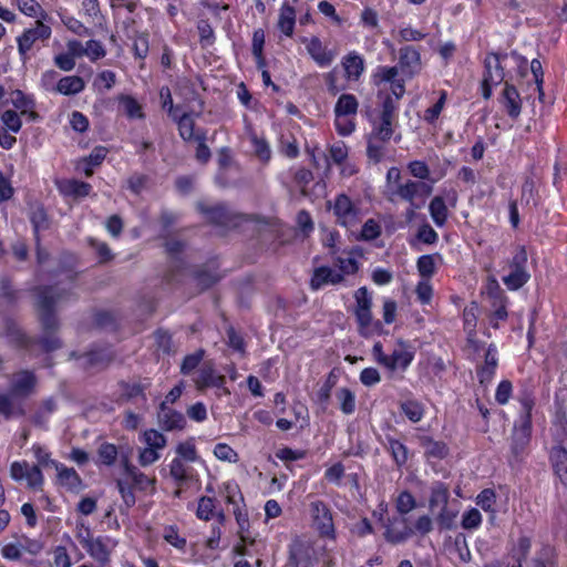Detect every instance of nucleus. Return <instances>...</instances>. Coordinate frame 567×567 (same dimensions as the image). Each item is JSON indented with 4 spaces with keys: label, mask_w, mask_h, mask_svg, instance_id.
<instances>
[{
    "label": "nucleus",
    "mask_w": 567,
    "mask_h": 567,
    "mask_svg": "<svg viewBox=\"0 0 567 567\" xmlns=\"http://www.w3.org/2000/svg\"><path fill=\"white\" fill-rule=\"evenodd\" d=\"M378 105L365 111L371 131L367 135V158L369 164H380L386 156L388 144L391 141L398 118L399 104L394 103L391 94L378 92Z\"/></svg>",
    "instance_id": "nucleus-1"
},
{
    "label": "nucleus",
    "mask_w": 567,
    "mask_h": 567,
    "mask_svg": "<svg viewBox=\"0 0 567 567\" xmlns=\"http://www.w3.org/2000/svg\"><path fill=\"white\" fill-rule=\"evenodd\" d=\"M422 71L421 52L414 45H403L399 49L398 64L393 66L378 65L371 74V82L375 86L390 84V92L398 104L405 94V82L414 79Z\"/></svg>",
    "instance_id": "nucleus-2"
},
{
    "label": "nucleus",
    "mask_w": 567,
    "mask_h": 567,
    "mask_svg": "<svg viewBox=\"0 0 567 567\" xmlns=\"http://www.w3.org/2000/svg\"><path fill=\"white\" fill-rule=\"evenodd\" d=\"M39 320L43 336L39 344L45 352H52L62 347V341L55 336L59 329V320L55 315V307L71 299L73 292L54 286H42L35 289Z\"/></svg>",
    "instance_id": "nucleus-3"
},
{
    "label": "nucleus",
    "mask_w": 567,
    "mask_h": 567,
    "mask_svg": "<svg viewBox=\"0 0 567 567\" xmlns=\"http://www.w3.org/2000/svg\"><path fill=\"white\" fill-rule=\"evenodd\" d=\"M401 171L398 167H390L386 173V182L393 184L394 188L391 187L390 200H394L398 197L410 204V208L406 210V218L411 220L414 217L415 209L420 208L419 204H415L416 198L422 200L426 199L433 192V185L436 179H432L431 183L414 182L408 179L405 183H401Z\"/></svg>",
    "instance_id": "nucleus-4"
},
{
    "label": "nucleus",
    "mask_w": 567,
    "mask_h": 567,
    "mask_svg": "<svg viewBox=\"0 0 567 567\" xmlns=\"http://www.w3.org/2000/svg\"><path fill=\"white\" fill-rule=\"evenodd\" d=\"M372 353L375 361L386 370L390 378L399 374L400 379H403L404 372L410 368L415 358V349L410 341L402 338L396 339L395 347L391 353L383 351L381 342L374 343Z\"/></svg>",
    "instance_id": "nucleus-5"
},
{
    "label": "nucleus",
    "mask_w": 567,
    "mask_h": 567,
    "mask_svg": "<svg viewBox=\"0 0 567 567\" xmlns=\"http://www.w3.org/2000/svg\"><path fill=\"white\" fill-rule=\"evenodd\" d=\"M507 52H489L484 60V73L481 83L482 96L489 100L493 87L505 83V69L507 68Z\"/></svg>",
    "instance_id": "nucleus-6"
},
{
    "label": "nucleus",
    "mask_w": 567,
    "mask_h": 567,
    "mask_svg": "<svg viewBox=\"0 0 567 567\" xmlns=\"http://www.w3.org/2000/svg\"><path fill=\"white\" fill-rule=\"evenodd\" d=\"M334 265L339 271H334L327 266H321L313 270L310 280L312 290H319L327 285H337L343 280L344 274L354 272V250H349L346 258L337 257Z\"/></svg>",
    "instance_id": "nucleus-7"
},
{
    "label": "nucleus",
    "mask_w": 567,
    "mask_h": 567,
    "mask_svg": "<svg viewBox=\"0 0 567 567\" xmlns=\"http://www.w3.org/2000/svg\"><path fill=\"white\" fill-rule=\"evenodd\" d=\"M372 297L367 287L357 289V322L361 334H381L383 324L380 320H373L371 313Z\"/></svg>",
    "instance_id": "nucleus-8"
},
{
    "label": "nucleus",
    "mask_w": 567,
    "mask_h": 567,
    "mask_svg": "<svg viewBox=\"0 0 567 567\" xmlns=\"http://www.w3.org/2000/svg\"><path fill=\"white\" fill-rule=\"evenodd\" d=\"M533 421L516 419L513 426L511 436V453L512 456L520 462L526 454V451L532 441Z\"/></svg>",
    "instance_id": "nucleus-9"
},
{
    "label": "nucleus",
    "mask_w": 567,
    "mask_h": 567,
    "mask_svg": "<svg viewBox=\"0 0 567 567\" xmlns=\"http://www.w3.org/2000/svg\"><path fill=\"white\" fill-rule=\"evenodd\" d=\"M38 378L33 371L20 370L9 377V390L20 402L31 396L37 389Z\"/></svg>",
    "instance_id": "nucleus-10"
},
{
    "label": "nucleus",
    "mask_w": 567,
    "mask_h": 567,
    "mask_svg": "<svg viewBox=\"0 0 567 567\" xmlns=\"http://www.w3.org/2000/svg\"><path fill=\"white\" fill-rule=\"evenodd\" d=\"M414 535V530L409 519L404 515H394L389 517L384 524V539L392 545L405 543Z\"/></svg>",
    "instance_id": "nucleus-11"
},
{
    "label": "nucleus",
    "mask_w": 567,
    "mask_h": 567,
    "mask_svg": "<svg viewBox=\"0 0 567 567\" xmlns=\"http://www.w3.org/2000/svg\"><path fill=\"white\" fill-rule=\"evenodd\" d=\"M51 37V28L44 24L41 20H37L34 27L25 29L23 33L18 37V51L22 59H28V52L32 49L37 41H45Z\"/></svg>",
    "instance_id": "nucleus-12"
},
{
    "label": "nucleus",
    "mask_w": 567,
    "mask_h": 567,
    "mask_svg": "<svg viewBox=\"0 0 567 567\" xmlns=\"http://www.w3.org/2000/svg\"><path fill=\"white\" fill-rule=\"evenodd\" d=\"M498 350L495 343H489L485 350L484 362L476 365V378L483 388H487L496 375L498 368Z\"/></svg>",
    "instance_id": "nucleus-13"
},
{
    "label": "nucleus",
    "mask_w": 567,
    "mask_h": 567,
    "mask_svg": "<svg viewBox=\"0 0 567 567\" xmlns=\"http://www.w3.org/2000/svg\"><path fill=\"white\" fill-rule=\"evenodd\" d=\"M84 542V549L94 560L100 563L102 566L110 563L111 553L116 546L115 540L109 536H99Z\"/></svg>",
    "instance_id": "nucleus-14"
},
{
    "label": "nucleus",
    "mask_w": 567,
    "mask_h": 567,
    "mask_svg": "<svg viewBox=\"0 0 567 567\" xmlns=\"http://www.w3.org/2000/svg\"><path fill=\"white\" fill-rule=\"evenodd\" d=\"M313 525L321 536H331L334 532L332 515L326 503L315 501L310 504Z\"/></svg>",
    "instance_id": "nucleus-15"
},
{
    "label": "nucleus",
    "mask_w": 567,
    "mask_h": 567,
    "mask_svg": "<svg viewBox=\"0 0 567 567\" xmlns=\"http://www.w3.org/2000/svg\"><path fill=\"white\" fill-rule=\"evenodd\" d=\"M498 102L512 120L515 121L519 117L522 113V99L514 84L505 81Z\"/></svg>",
    "instance_id": "nucleus-16"
},
{
    "label": "nucleus",
    "mask_w": 567,
    "mask_h": 567,
    "mask_svg": "<svg viewBox=\"0 0 567 567\" xmlns=\"http://www.w3.org/2000/svg\"><path fill=\"white\" fill-rule=\"evenodd\" d=\"M516 400L522 408L517 419L533 421V411L536 405L534 385L527 381L520 382Z\"/></svg>",
    "instance_id": "nucleus-17"
},
{
    "label": "nucleus",
    "mask_w": 567,
    "mask_h": 567,
    "mask_svg": "<svg viewBox=\"0 0 567 567\" xmlns=\"http://www.w3.org/2000/svg\"><path fill=\"white\" fill-rule=\"evenodd\" d=\"M353 69L354 52H349L343 59L341 69L339 70L338 68H334L327 75L328 89L331 94L336 95L337 93L344 89L343 85H338L339 74H342L344 79L350 80L353 74Z\"/></svg>",
    "instance_id": "nucleus-18"
},
{
    "label": "nucleus",
    "mask_w": 567,
    "mask_h": 567,
    "mask_svg": "<svg viewBox=\"0 0 567 567\" xmlns=\"http://www.w3.org/2000/svg\"><path fill=\"white\" fill-rule=\"evenodd\" d=\"M196 209L205 216V218L215 225L224 226L231 221V213L223 203L216 205H207L204 202L196 204Z\"/></svg>",
    "instance_id": "nucleus-19"
},
{
    "label": "nucleus",
    "mask_w": 567,
    "mask_h": 567,
    "mask_svg": "<svg viewBox=\"0 0 567 567\" xmlns=\"http://www.w3.org/2000/svg\"><path fill=\"white\" fill-rule=\"evenodd\" d=\"M158 420L162 427L166 431L183 430L186 425V419L181 413L162 402L159 405Z\"/></svg>",
    "instance_id": "nucleus-20"
},
{
    "label": "nucleus",
    "mask_w": 567,
    "mask_h": 567,
    "mask_svg": "<svg viewBox=\"0 0 567 567\" xmlns=\"http://www.w3.org/2000/svg\"><path fill=\"white\" fill-rule=\"evenodd\" d=\"M333 213L337 217V221L346 228L350 227L354 221L353 204L344 194H341L336 198Z\"/></svg>",
    "instance_id": "nucleus-21"
},
{
    "label": "nucleus",
    "mask_w": 567,
    "mask_h": 567,
    "mask_svg": "<svg viewBox=\"0 0 567 567\" xmlns=\"http://www.w3.org/2000/svg\"><path fill=\"white\" fill-rule=\"evenodd\" d=\"M24 414L25 409L22 402L10 392H0V415L4 420H10L13 416H23Z\"/></svg>",
    "instance_id": "nucleus-22"
},
{
    "label": "nucleus",
    "mask_w": 567,
    "mask_h": 567,
    "mask_svg": "<svg viewBox=\"0 0 567 567\" xmlns=\"http://www.w3.org/2000/svg\"><path fill=\"white\" fill-rule=\"evenodd\" d=\"M29 219L32 224L37 246H40V234L50 228L51 221L42 205L31 207Z\"/></svg>",
    "instance_id": "nucleus-23"
},
{
    "label": "nucleus",
    "mask_w": 567,
    "mask_h": 567,
    "mask_svg": "<svg viewBox=\"0 0 567 567\" xmlns=\"http://www.w3.org/2000/svg\"><path fill=\"white\" fill-rule=\"evenodd\" d=\"M549 461L555 474L566 484L564 480L567 478V449L561 443L551 447Z\"/></svg>",
    "instance_id": "nucleus-24"
},
{
    "label": "nucleus",
    "mask_w": 567,
    "mask_h": 567,
    "mask_svg": "<svg viewBox=\"0 0 567 567\" xmlns=\"http://www.w3.org/2000/svg\"><path fill=\"white\" fill-rule=\"evenodd\" d=\"M195 382L198 389L208 386L223 388L226 383V378L221 374H216L212 365L205 364L198 370Z\"/></svg>",
    "instance_id": "nucleus-25"
},
{
    "label": "nucleus",
    "mask_w": 567,
    "mask_h": 567,
    "mask_svg": "<svg viewBox=\"0 0 567 567\" xmlns=\"http://www.w3.org/2000/svg\"><path fill=\"white\" fill-rule=\"evenodd\" d=\"M150 382L145 380V382L141 381H120L118 386L121 389V401H131L135 398H141L144 402H146L145 390L150 386Z\"/></svg>",
    "instance_id": "nucleus-26"
},
{
    "label": "nucleus",
    "mask_w": 567,
    "mask_h": 567,
    "mask_svg": "<svg viewBox=\"0 0 567 567\" xmlns=\"http://www.w3.org/2000/svg\"><path fill=\"white\" fill-rule=\"evenodd\" d=\"M307 51L320 66L329 65L334 58L333 53L328 51L320 39L317 37H313L309 40L307 44Z\"/></svg>",
    "instance_id": "nucleus-27"
},
{
    "label": "nucleus",
    "mask_w": 567,
    "mask_h": 567,
    "mask_svg": "<svg viewBox=\"0 0 567 567\" xmlns=\"http://www.w3.org/2000/svg\"><path fill=\"white\" fill-rule=\"evenodd\" d=\"M399 408L401 413L412 423L420 422L425 414L424 404L413 398L401 401Z\"/></svg>",
    "instance_id": "nucleus-28"
},
{
    "label": "nucleus",
    "mask_w": 567,
    "mask_h": 567,
    "mask_svg": "<svg viewBox=\"0 0 567 567\" xmlns=\"http://www.w3.org/2000/svg\"><path fill=\"white\" fill-rule=\"evenodd\" d=\"M532 567H558L556 548L549 544H543L532 559Z\"/></svg>",
    "instance_id": "nucleus-29"
},
{
    "label": "nucleus",
    "mask_w": 567,
    "mask_h": 567,
    "mask_svg": "<svg viewBox=\"0 0 567 567\" xmlns=\"http://www.w3.org/2000/svg\"><path fill=\"white\" fill-rule=\"evenodd\" d=\"M350 148L342 141L334 142L329 148V155L321 153L320 156L327 169L330 167V163L342 165L349 156Z\"/></svg>",
    "instance_id": "nucleus-30"
},
{
    "label": "nucleus",
    "mask_w": 567,
    "mask_h": 567,
    "mask_svg": "<svg viewBox=\"0 0 567 567\" xmlns=\"http://www.w3.org/2000/svg\"><path fill=\"white\" fill-rule=\"evenodd\" d=\"M553 437L556 443H561V437L567 432V411L563 404L555 403V412L551 420Z\"/></svg>",
    "instance_id": "nucleus-31"
},
{
    "label": "nucleus",
    "mask_w": 567,
    "mask_h": 567,
    "mask_svg": "<svg viewBox=\"0 0 567 567\" xmlns=\"http://www.w3.org/2000/svg\"><path fill=\"white\" fill-rule=\"evenodd\" d=\"M450 499V488L449 486L441 481H436L431 486L429 506L431 509L441 506V508L446 507Z\"/></svg>",
    "instance_id": "nucleus-32"
},
{
    "label": "nucleus",
    "mask_w": 567,
    "mask_h": 567,
    "mask_svg": "<svg viewBox=\"0 0 567 567\" xmlns=\"http://www.w3.org/2000/svg\"><path fill=\"white\" fill-rule=\"evenodd\" d=\"M59 189L66 196L85 197L90 194L92 186L82 181L65 179L59 183Z\"/></svg>",
    "instance_id": "nucleus-33"
},
{
    "label": "nucleus",
    "mask_w": 567,
    "mask_h": 567,
    "mask_svg": "<svg viewBox=\"0 0 567 567\" xmlns=\"http://www.w3.org/2000/svg\"><path fill=\"white\" fill-rule=\"evenodd\" d=\"M439 97L436 100V102L427 107L424 112H423V121L429 124V125H435L440 118V115L442 113V111L444 110L445 107V104H446V101H447V91L445 90H440L436 92Z\"/></svg>",
    "instance_id": "nucleus-34"
},
{
    "label": "nucleus",
    "mask_w": 567,
    "mask_h": 567,
    "mask_svg": "<svg viewBox=\"0 0 567 567\" xmlns=\"http://www.w3.org/2000/svg\"><path fill=\"white\" fill-rule=\"evenodd\" d=\"M430 215L437 227H443L449 218V209L442 196H435L429 205Z\"/></svg>",
    "instance_id": "nucleus-35"
},
{
    "label": "nucleus",
    "mask_w": 567,
    "mask_h": 567,
    "mask_svg": "<svg viewBox=\"0 0 567 567\" xmlns=\"http://www.w3.org/2000/svg\"><path fill=\"white\" fill-rule=\"evenodd\" d=\"M193 277L200 291L210 288L220 279L216 271L206 266H202L194 270Z\"/></svg>",
    "instance_id": "nucleus-36"
},
{
    "label": "nucleus",
    "mask_w": 567,
    "mask_h": 567,
    "mask_svg": "<svg viewBox=\"0 0 567 567\" xmlns=\"http://www.w3.org/2000/svg\"><path fill=\"white\" fill-rule=\"evenodd\" d=\"M85 87V82L82 78L76 75L64 76L59 80L56 91L64 95H74L82 92Z\"/></svg>",
    "instance_id": "nucleus-37"
},
{
    "label": "nucleus",
    "mask_w": 567,
    "mask_h": 567,
    "mask_svg": "<svg viewBox=\"0 0 567 567\" xmlns=\"http://www.w3.org/2000/svg\"><path fill=\"white\" fill-rule=\"evenodd\" d=\"M386 441L385 449L391 454L398 467L405 465L409 458V451L405 444L393 437H388Z\"/></svg>",
    "instance_id": "nucleus-38"
},
{
    "label": "nucleus",
    "mask_w": 567,
    "mask_h": 567,
    "mask_svg": "<svg viewBox=\"0 0 567 567\" xmlns=\"http://www.w3.org/2000/svg\"><path fill=\"white\" fill-rule=\"evenodd\" d=\"M436 259H441L440 254L422 255L416 260V269L422 279H431L436 271Z\"/></svg>",
    "instance_id": "nucleus-39"
},
{
    "label": "nucleus",
    "mask_w": 567,
    "mask_h": 567,
    "mask_svg": "<svg viewBox=\"0 0 567 567\" xmlns=\"http://www.w3.org/2000/svg\"><path fill=\"white\" fill-rule=\"evenodd\" d=\"M295 22H296L295 8L289 4H284L281 7L280 13H279L278 28L285 35L291 37L293 33Z\"/></svg>",
    "instance_id": "nucleus-40"
},
{
    "label": "nucleus",
    "mask_w": 567,
    "mask_h": 567,
    "mask_svg": "<svg viewBox=\"0 0 567 567\" xmlns=\"http://www.w3.org/2000/svg\"><path fill=\"white\" fill-rule=\"evenodd\" d=\"M85 358V368H105L107 367L114 359V354L112 351L105 350H93L84 355Z\"/></svg>",
    "instance_id": "nucleus-41"
},
{
    "label": "nucleus",
    "mask_w": 567,
    "mask_h": 567,
    "mask_svg": "<svg viewBox=\"0 0 567 567\" xmlns=\"http://www.w3.org/2000/svg\"><path fill=\"white\" fill-rule=\"evenodd\" d=\"M56 471L61 485L68 487L70 491H78L81 487L82 480L74 468L65 467L60 464V468Z\"/></svg>",
    "instance_id": "nucleus-42"
},
{
    "label": "nucleus",
    "mask_w": 567,
    "mask_h": 567,
    "mask_svg": "<svg viewBox=\"0 0 567 567\" xmlns=\"http://www.w3.org/2000/svg\"><path fill=\"white\" fill-rule=\"evenodd\" d=\"M125 474L131 478L133 485L138 489L145 491L148 486L154 485L155 480L148 478L144 473L137 470L134 465L130 464L127 460L124 461Z\"/></svg>",
    "instance_id": "nucleus-43"
},
{
    "label": "nucleus",
    "mask_w": 567,
    "mask_h": 567,
    "mask_svg": "<svg viewBox=\"0 0 567 567\" xmlns=\"http://www.w3.org/2000/svg\"><path fill=\"white\" fill-rule=\"evenodd\" d=\"M533 545V539L528 535H519L517 540L509 549L511 558H519V560H527Z\"/></svg>",
    "instance_id": "nucleus-44"
},
{
    "label": "nucleus",
    "mask_w": 567,
    "mask_h": 567,
    "mask_svg": "<svg viewBox=\"0 0 567 567\" xmlns=\"http://www.w3.org/2000/svg\"><path fill=\"white\" fill-rule=\"evenodd\" d=\"M177 123L179 136L188 142L192 140H196L195 132V122L190 114L183 113L182 115L177 114V120H174Z\"/></svg>",
    "instance_id": "nucleus-45"
},
{
    "label": "nucleus",
    "mask_w": 567,
    "mask_h": 567,
    "mask_svg": "<svg viewBox=\"0 0 567 567\" xmlns=\"http://www.w3.org/2000/svg\"><path fill=\"white\" fill-rule=\"evenodd\" d=\"M496 499H497V495L493 488H484L477 494V496L475 498V503L484 512L489 513L494 516L496 513V508H495Z\"/></svg>",
    "instance_id": "nucleus-46"
},
{
    "label": "nucleus",
    "mask_w": 567,
    "mask_h": 567,
    "mask_svg": "<svg viewBox=\"0 0 567 567\" xmlns=\"http://www.w3.org/2000/svg\"><path fill=\"white\" fill-rule=\"evenodd\" d=\"M408 171L413 177L420 179L419 182L431 183V181L433 179L431 177L430 167L424 161L415 159L409 162ZM435 179L436 182L439 181V178Z\"/></svg>",
    "instance_id": "nucleus-47"
},
{
    "label": "nucleus",
    "mask_w": 567,
    "mask_h": 567,
    "mask_svg": "<svg viewBox=\"0 0 567 567\" xmlns=\"http://www.w3.org/2000/svg\"><path fill=\"white\" fill-rule=\"evenodd\" d=\"M416 507V499L413 494L404 489L395 498V508L400 515H406Z\"/></svg>",
    "instance_id": "nucleus-48"
},
{
    "label": "nucleus",
    "mask_w": 567,
    "mask_h": 567,
    "mask_svg": "<svg viewBox=\"0 0 567 567\" xmlns=\"http://www.w3.org/2000/svg\"><path fill=\"white\" fill-rule=\"evenodd\" d=\"M530 275L528 271H514L503 277V282L508 290L516 291L528 282Z\"/></svg>",
    "instance_id": "nucleus-49"
},
{
    "label": "nucleus",
    "mask_w": 567,
    "mask_h": 567,
    "mask_svg": "<svg viewBox=\"0 0 567 567\" xmlns=\"http://www.w3.org/2000/svg\"><path fill=\"white\" fill-rule=\"evenodd\" d=\"M10 102L22 114H27L35 105L34 100L30 95H25L21 90H14L10 93Z\"/></svg>",
    "instance_id": "nucleus-50"
},
{
    "label": "nucleus",
    "mask_w": 567,
    "mask_h": 567,
    "mask_svg": "<svg viewBox=\"0 0 567 567\" xmlns=\"http://www.w3.org/2000/svg\"><path fill=\"white\" fill-rule=\"evenodd\" d=\"M508 301L492 303V308L494 309L488 316V322L493 329H499L501 322H504L508 318L507 311Z\"/></svg>",
    "instance_id": "nucleus-51"
},
{
    "label": "nucleus",
    "mask_w": 567,
    "mask_h": 567,
    "mask_svg": "<svg viewBox=\"0 0 567 567\" xmlns=\"http://www.w3.org/2000/svg\"><path fill=\"white\" fill-rule=\"evenodd\" d=\"M456 516H457V513L447 508V506L441 508L439 514L435 517V522H436L440 530L443 532V530L453 529L455 527Z\"/></svg>",
    "instance_id": "nucleus-52"
},
{
    "label": "nucleus",
    "mask_w": 567,
    "mask_h": 567,
    "mask_svg": "<svg viewBox=\"0 0 567 567\" xmlns=\"http://www.w3.org/2000/svg\"><path fill=\"white\" fill-rule=\"evenodd\" d=\"M483 518L481 512L472 507L465 511L462 515L461 525L464 529L473 530L477 529L482 525Z\"/></svg>",
    "instance_id": "nucleus-53"
},
{
    "label": "nucleus",
    "mask_w": 567,
    "mask_h": 567,
    "mask_svg": "<svg viewBox=\"0 0 567 567\" xmlns=\"http://www.w3.org/2000/svg\"><path fill=\"white\" fill-rule=\"evenodd\" d=\"M486 295L491 300V305L508 301V297L494 277H491L487 281Z\"/></svg>",
    "instance_id": "nucleus-54"
},
{
    "label": "nucleus",
    "mask_w": 567,
    "mask_h": 567,
    "mask_svg": "<svg viewBox=\"0 0 567 567\" xmlns=\"http://www.w3.org/2000/svg\"><path fill=\"white\" fill-rule=\"evenodd\" d=\"M431 279H421L415 288L417 301L423 305H430L433 299V286Z\"/></svg>",
    "instance_id": "nucleus-55"
},
{
    "label": "nucleus",
    "mask_w": 567,
    "mask_h": 567,
    "mask_svg": "<svg viewBox=\"0 0 567 567\" xmlns=\"http://www.w3.org/2000/svg\"><path fill=\"white\" fill-rule=\"evenodd\" d=\"M512 61L516 73L519 78H525L529 71V63L526 56L518 53L516 50L507 52V62Z\"/></svg>",
    "instance_id": "nucleus-56"
},
{
    "label": "nucleus",
    "mask_w": 567,
    "mask_h": 567,
    "mask_svg": "<svg viewBox=\"0 0 567 567\" xmlns=\"http://www.w3.org/2000/svg\"><path fill=\"white\" fill-rule=\"evenodd\" d=\"M97 455L102 464L111 466L117 457V447L111 443H102L97 449Z\"/></svg>",
    "instance_id": "nucleus-57"
},
{
    "label": "nucleus",
    "mask_w": 567,
    "mask_h": 567,
    "mask_svg": "<svg viewBox=\"0 0 567 567\" xmlns=\"http://www.w3.org/2000/svg\"><path fill=\"white\" fill-rule=\"evenodd\" d=\"M513 395V383L511 380L504 379L499 381L495 391V401L499 405H506Z\"/></svg>",
    "instance_id": "nucleus-58"
},
{
    "label": "nucleus",
    "mask_w": 567,
    "mask_h": 567,
    "mask_svg": "<svg viewBox=\"0 0 567 567\" xmlns=\"http://www.w3.org/2000/svg\"><path fill=\"white\" fill-rule=\"evenodd\" d=\"M195 141L198 143L197 148H196V158L198 162L205 164L209 161L210 155H212L209 147L205 143L206 131L197 130Z\"/></svg>",
    "instance_id": "nucleus-59"
},
{
    "label": "nucleus",
    "mask_w": 567,
    "mask_h": 567,
    "mask_svg": "<svg viewBox=\"0 0 567 567\" xmlns=\"http://www.w3.org/2000/svg\"><path fill=\"white\" fill-rule=\"evenodd\" d=\"M120 101L124 109L125 114L130 118H143L144 117V113L142 112V106L135 99H133L132 96H122Z\"/></svg>",
    "instance_id": "nucleus-60"
},
{
    "label": "nucleus",
    "mask_w": 567,
    "mask_h": 567,
    "mask_svg": "<svg viewBox=\"0 0 567 567\" xmlns=\"http://www.w3.org/2000/svg\"><path fill=\"white\" fill-rule=\"evenodd\" d=\"M380 235L381 227L379 223L371 218L363 224L360 235L357 236V239L373 240L377 239Z\"/></svg>",
    "instance_id": "nucleus-61"
},
{
    "label": "nucleus",
    "mask_w": 567,
    "mask_h": 567,
    "mask_svg": "<svg viewBox=\"0 0 567 567\" xmlns=\"http://www.w3.org/2000/svg\"><path fill=\"white\" fill-rule=\"evenodd\" d=\"M334 114H340V115L354 114V96L352 94H342L336 103Z\"/></svg>",
    "instance_id": "nucleus-62"
},
{
    "label": "nucleus",
    "mask_w": 567,
    "mask_h": 567,
    "mask_svg": "<svg viewBox=\"0 0 567 567\" xmlns=\"http://www.w3.org/2000/svg\"><path fill=\"white\" fill-rule=\"evenodd\" d=\"M215 498L203 496L198 501L197 516L200 519L209 520L214 516Z\"/></svg>",
    "instance_id": "nucleus-63"
},
{
    "label": "nucleus",
    "mask_w": 567,
    "mask_h": 567,
    "mask_svg": "<svg viewBox=\"0 0 567 567\" xmlns=\"http://www.w3.org/2000/svg\"><path fill=\"white\" fill-rule=\"evenodd\" d=\"M143 436L147 447L150 449L161 450L166 446V437L156 430H147L144 432Z\"/></svg>",
    "instance_id": "nucleus-64"
}]
</instances>
